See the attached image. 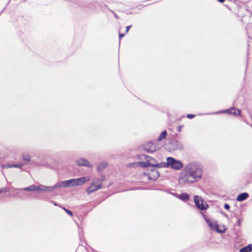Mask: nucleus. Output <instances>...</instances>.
Wrapping results in <instances>:
<instances>
[{
    "label": "nucleus",
    "instance_id": "nucleus-24",
    "mask_svg": "<svg viewBox=\"0 0 252 252\" xmlns=\"http://www.w3.org/2000/svg\"><path fill=\"white\" fill-rule=\"evenodd\" d=\"M124 34H123V33H120L119 34V38L120 39H121L122 37H123L124 36Z\"/></svg>",
    "mask_w": 252,
    "mask_h": 252
},
{
    "label": "nucleus",
    "instance_id": "nucleus-8",
    "mask_svg": "<svg viewBox=\"0 0 252 252\" xmlns=\"http://www.w3.org/2000/svg\"><path fill=\"white\" fill-rule=\"evenodd\" d=\"M45 187H46V186H35L34 185H32L31 186H29L28 187H26L24 188L23 189L24 190L26 191H33V190H40L42 191H44L42 189H45Z\"/></svg>",
    "mask_w": 252,
    "mask_h": 252
},
{
    "label": "nucleus",
    "instance_id": "nucleus-18",
    "mask_svg": "<svg viewBox=\"0 0 252 252\" xmlns=\"http://www.w3.org/2000/svg\"><path fill=\"white\" fill-rule=\"evenodd\" d=\"M23 159L24 160L29 161L31 160V157L28 154H24L22 156Z\"/></svg>",
    "mask_w": 252,
    "mask_h": 252
},
{
    "label": "nucleus",
    "instance_id": "nucleus-15",
    "mask_svg": "<svg viewBox=\"0 0 252 252\" xmlns=\"http://www.w3.org/2000/svg\"><path fill=\"white\" fill-rule=\"evenodd\" d=\"M23 166L22 164H8L2 166V168H11V167H17L21 168Z\"/></svg>",
    "mask_w": 252,
    "mask_h": 252
},
{
    "label": "nucleus",
    "instance_id": "nucleus-16",
    "mask_svg": "<svg viewBox=\"0 0 252 252\" xmlns=\"http://www.w3.org/2000/svg\"><path fill=\"white\" fill-rule=\"evenodd\" d=\"M179 198L183 200H188L189 199V196L187 193H182L179 195Z\"/></svg>",
    "mask_w": 252,
    "mask_h": 252
},
{
    "label": "nucleus",
    "instance_id": "nucleus-5",
    "mask_svg": "<svg viewBox=\"0 0 252 252\" xmlns=\"http://www.w3.org/2000/svg\"><path fill=\"white\" fill-rule=\"evenodd\" d=\"M194 200L196 206L200 210H204L208 208V205L201 197L196 195L194 197Z\"/></svg>",
    "mask_w": 252,
    "mask_h": 252
},
{
    "label": "nucleus",
    "instance_id": "nucleus-17",
    "mask_svg": "<svg viewBox=\"0 0 252 252\" xmlns=\"http://www.w3.org/2000/svg\"><path fill=\"white\" fill-rule=\"evenodd\" d=\"M107 165V164L106 163H100L99 164V165L98 166V170L99 171H102L103 170L104 168H105L106 167Z\"/></svg>",
    "mask_w": 252,
    "mask_h": 252
},
{
    "label": "nucleus",
    "instance_id": "nucleus-9",
    "mask_svg": "<svg viewBox=\"0 0 252 252\" xmlns=\"http://www.w3.org/2000/svg\"><path fill=\"white\" fill-rule=\"evenodd\" d=\"M102 187V186L101 184L98 185H95L94 184H92L91 186L87 189V192L88 194L95 191L97 190L98 189H101Z\"/></svg>",
    "mask_w": 252,
    "mask_h": 252
},
{
    "label": "nucleus",
    "instance_id": "nucleus-19",
    "mask_svg": "<svg viewBox=\"0 0 252 252\" xmlns=\"http://www.w3.org/2000/svg\"><path fill=\"white\" fill-rule=\"evenodd\" d=\"M63 209L70 216H73V213L71 211L66 209L65 208L63 207Z\"/></svg>",
    "mask_w": 252,
    "mask_h": 252
},
{
    "label": "nucleus",
    "instance_id": "nucleus-10",
    "mask_svg": "<svg viewBox=\"0 0 252 252\" xmlns=\"http://www.w3.org/2000/svg\"><path fill=\"white\" fill-rule=\"evenodd\" d=\"M77 164L79 166L91 167V164L85 158H80L77 160Z\"/></svg>",
    "mask_w": 252,
    "mask_h": 252
},
{
    "label": "nucleus",
    "instance_id": "nucleus-23",
    "mask_svg": "<svg viewBox=\"0 0 252 252\" xmlns=\"http://www.w3.org/2000/svg\"><path fill=\"white\" fill-rule=\"evenodd\" d=\"M224 208L228 210L230 208V206L228 204H225L224 205Z\"/></svg>",
    "mask_w": 252,
    "mask_h": 252
},
{
    "label": "nucleus",
    "instance_id": "nucleus-25",
    "mask_svg": "<svg viewBox=\"0 0 252 252\" xmlns=\"http://www.w3.org/2000/svg\"><path fill=\"white\" fill-rule=\"evenodd\" d=\"M220 2H223L225 0H218Z\"/></svg>",
    "mask_w": 252,
    "mask_h": 252
},
{
    "label": "nucleus",
    "instance_id": "nucleus-4",
    "mask_svg": "<svg viewBox=\"0 0 252 252\" xmlns=\"http://www.w3.org/2000/svg\"><path fill=\"white\" fill-rule=\"evenodd\" d=\"M161 147V145H159L157 141L154 142H148L144 145V149L148 153H153Z\"/></svg>",
    "mask_w": 252,
    "mask_h": 252
},
{
    "label": "nucleus",
    "instance_id": "nucleus-1",
    "mask_svg": "<svg viewBox=\"0 0 252 252\" xmlns=\"http://www.w3.org/2000/svg\"><path fill=\"white\" fill-rule=\"evenodd\" d=\"M202 175V170L198 165L191 163L187 165L180 172L178 182L181 185L192 184L198 181Z\"/></svg>",
    "mask_w": 252,
    "mask_h": 252
},
{
    "label": "nucleus",
    "instance_id": "nucleus-7",
    "mask_svg": "<svg viewBox=\"0 0 252 252\" xmlns=\"http://www.w3.org/2000/svg\"><path fill=\"white\" fill-rule=\"evenodd\" d=\"M223 112L225 113L233 114L234 116H240L241 115V111L239 109L233 107L231 108V109H226Z\"/></svg>",
    "mask_w": 252,
    "mask_h": 252
},
{
    "label": "nucleus",
    "instance_id": "nucleus-12",
    "mask_svg": "<svg viewBox=\"0 0 252 252\" xmlns=\"http://www.w3.org/2000/svg\"><path fill=\"white\" fill-rule=\"evenodd\" d=\"M249 196L248 193L246 192L242 193L240 194L237 197V200L238 201H242L246 199Z\"/></svg>",
    "mask_w": 252,
    "mask_h": 252
},
{
    "label": "nucleus",
    "instance_id": "nucleus-2",
    "mask_svg": "<svg viewBox=\"0 0 252 252\" xmlns=\"http://www.w3.org/2000/svg\"><path fill=\"white\" fill-rule=\"evenodd\" d=\"M90 180V178L88 176L81 177L77 179H72L57 183L54 186H52V187H45V189H42L44 190H50V191H51L55 188L59 187H63L66 188L69 187L80 186L89 181Z\"/></svg>",
    "mask_w": 252,
    "mask_h": 252
},
{
    "label": "nucleus",
    "instance_id": "nucleus-21",
    "mask_svg": "<svg viewBox=\"0 0 252 252\" xmlns=\"http://www.w3.org/2000/svg\"><path fill=\"white\" fill-rule=\"evenodd\" d=\"M195 115L193 114H188L187 117L189 119H192L194 118Z\"/></svg>",
    "mask_w": 252,
    "mask_h": 252
},
{
    "label": "nucleus",
    "instance_id": "nucleus-22",
    "mask_svg": "<svg viewBox=\"0 0 252 252\" xmlns=\"http://www.w3.org/2000/svg\"><path fill=\"white\" fill-rule=\"evenodd\" d=\"M131 27V26H128L126 27V32L127 33L129 30V29Z\"/></svg>",
    "mask_w": 252,
    "mask_h": 252
},
{
    "label": "nucleus",
    "instance_id": "nucleus-6",
    "mask_svg": "<svg viewBox=\"0 0 252 252\" xmlns=\"http://www.w3.org/2000/svg\"><path fill=\"white\" fill-rule=\"evenodd\" d=\"M146 175L150 180H155L159 177V173L157 169L148 170Z\"/></svg>",
    "mask_w": 252,
    "mask_h": 252
},
{
    "label": "nucleus",
    "instance_id": "nucleus-3",
    "mask_svg": "<svg viewBox=\"0 0 252 252\" xmlns=\"http://www.w3.org/2000/svg\"><path fill=\"white\" fill-rule=\"evenodd\" d=\"M166 161L168 166L175 170H179L181 169L183 166V163L180 161L177 160L171 157L167 158Z\"/></svg>",
    "mask_w": 252,
    "mask_h": 252
},
{
    "label": "nucleus",
    "instance_id": "nucleus-14",
    "mask_svg": "<svg viewBox=\"0 0 252 252\" xmlns=\"http://www.w3.org/2000/svg\"><path fill=\"white\" fill-rule=\"evenodd\" d=\"M167 133L166 130L163 131L159 135L158 140V141H161L162 140L165 139L166 136H167Z\"/></svg>",
    "mask_w": 252,
    "mask_h": 252
},
{
    "label": "nucleus",
    "instance_id": "nucleus-26",
    "mask_svg": "<svg viewBox=\"0 0 252 252\" xmlns=\"http://www.w3.org/2000/svg\"><path fill=\"white\" fill-rule=\"evenodd\" d=\"M1 192V190H0V192Z\"/></svg>",
    "mask_w": 252,
    "mask_h": 252
},
{
    "label": "nucleus",
    "instance_id": "nucleus-20",
    "mask_svg": "<svg viewBox=\"0 0 252 252\" xmlns=\"http://www.w3.org/2000/svg\"><path fill=\"white\" fill-rule=\"evenodd\" d=\"M132 164L133 165H138L140 166H143L145 164V162H135V163H132Z\"/></svg>",
    "mask_w": 252,
    "mask_h": 252
},
{
    "label": "nucleus",
    "instance_id": "nucleus-11",
    "mask_svg": "<svg viewBox=\"0 0 252 252\" xmlns=\"http://www.w3.org/2000/svg\"><path fill=\"white\" fill-rule=\"evenodd\" d=\"M205 220L208 225L211 228V229L219 231L218 229V225L215 222L208 219L205 218Z\"/></svg>",
    "mask_w": 252,
    "mask_h": 252
},
{
    "label": "nucleus",
    "instance_id": "nucleus-13",
    "mask_svg": "<svg viewBox=\"0 0 252 252\" xmlns=\"http://www.w3.org/2000/svg\"><path fill=\"white\" fill-rule=\"evenodd\" d=\"M252 251V244L249 245L240 250V252H251Z\"/></svg>",
    "mask_w": 252,
    "mask_h": 252
}]
</instances>
